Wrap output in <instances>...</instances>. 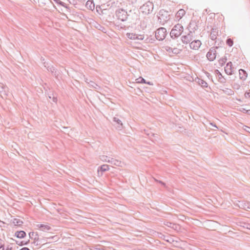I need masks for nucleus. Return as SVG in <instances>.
Listing matches in <instances>:
<instances>
[{
	"mask_svg": "<svg viewBox=\"0 0 250 250\" xmlns=\"http://www.w3.org/2000/svg\"><path fill=\"white\" fill-rule=\"evenodd\" d=\"M48 97L49 99H51V98H52L51 96H49Z\"/></svg>",
	"mask_w": 250,
	"mask_h": 250,
	"instance_id": "13d9d810",
	"label": "nucleus"
},
{
	"mask_svg": "<svg viewBox=\"0 0 250 250\" xmlns=\"http://www.w3.org/2000/svg\"><path fill=\"white\" fill-rule=\"evenodd\" d=\"M243 110H245L246 111V113L250 115V110H246L245 109H243Z\"/></svg>",
	"mask_w": 250,
	"mask_h": 250,
	"instance_id": "de8ad7c7",
	"label": "nucleus"
},
{
	"mask_svg": "<svg viewBox=\"0 0 250 250\" xmlns=\"http://www.w3.org/2000/svg\"><path fill=\"white\" fill-rule=\"evenodd\" d=\"M16 244L20 245V246H22L23 245H26L27 244V242L24 243V241H16Z\"/></svg>",
	"mask_w": 250,
	"mask_h": 250,
	"instance_id": "e433bc0d",
	"label": "nucleus"
},
{
	"mask_svg": "<svg viewBox=\"0 0 250 250\" xmlns=\"http://www.w3.org/2000/svg\"><path fill=\"white\" fill-rule=\"evenodd\" d=\"M115 14L118 20L122 21H126L127 19V12L123 9H118L115 12Z\"/></svg>",
	"mask_w": 250,
	"mask_h": 250,
	"instance_id": "39448f33",
	"label": "nucleus"
},
{
	"mask_svg": "<svg viewBox=\"0 0 250 250\" xmlns=\"http://www.w3.org/2000/svg\"><path fill=\"white\" fill-rule=\"evenodd\" d=\"M15 235L19 238H23L26 236V233L23 230L17 231L15 232Z\"/></svg>",
	"mask_w": 250,
	"mask_h": 250,
	"instance_id": "6ab92c4d",
	"label": "nucleus"
},
{
	"mask_svg": "<svg viewBox=\"0 0 250 250\" xmlns=\"http://www.w3.org/2000/svg\"><path fill=\"white\" fill-rule=\"evenodd\" d=\"M20 250H30L27 247H23V248H21V249H20Z\"/></svg>",
	"mask_w": 250,
	"mask_h": 250,
	"instance_id": "8fccbe9b",
	"label": "nucleus"
},
{
	"mask_svg": "<svg viewBox=\"0 0 250 250\" xmlns=\"http://www.w3.org/2000/svg\"><path fill=\"white\" fill-rule=\"evenodd\" d=\"M184 31L183 26L179 23L175 25L170 33V35L173 39L179 37Z\"/></svg>",
	"mask_w": 250,
	"mask_h": 250,
	"instance_id": "f257e3e1",
	"label": "nucleus"
},
{
	"mask_svg": "<svg viewBox=\"0 0 250 250\" xmlns=\"http://www.w3.org/2000/svg\"><path fill=\"white\" fill-rule=\"evenodd\" d=\"M89 3H90L89 6V9L92 10V9L94 8V4L90 1H87L86 5L87 6L89 4Z\"/></svg>",
	"mask_w": 250,
	"mask_h": 250,
	"instance_id": "473e14b6",
	"label": "nucleus"
},
{
	"mask_svg": "<svg viewBox=\"0 0 250 250\" xmlns=\"http://www.w3.org/2000/svg\"><path fill=\"white\" fill-rule=\"evenodd\" d=\"M217 72V74L218 75V81L221 83H226V79L223 78L222 74L218 70H216L215 71Z\"/></svg>",
	"mask_w": 250,
	"mask_h": 250,
	"instance_id": "412c9836",
	"label": "nucleus"
},
{
	"mask_svg": "<svg viewBox=\"0 0 250 250\" xmlns=\"http://www.w3.org/2000/svg\"><path fill=\"white\" fill-rule=\"evenodd\" d=\"M174 223L167 221L164 222V225L168 227L171 228Z\"/></svg>",
	"mask_w": 250,
	"mask_h": 250,
	"instance_id": "c9c22d12",
	"label": "nucleus"
},
{
	"mask_svg": "<svg viewBox=\"0 0 250 250\" xmlns=\"http://www.w3.org/2000/svg\"><path fill=\"white\" fill-rule=\"evenodd\" d=\"M206 57L210 62L214 61L216 57V51L214 47H211L207 53Z\"/></svg>",
	"mask_w": 250,
	"mask_h": 250,
	"instance_id": "423d86ee",
	"label": "nucleus"
},
{
	"mask_svg": "<svg viewBox=\"0 0 250 250\" xmlns=\"http://www.w3.org/2000/svg\"><path fill=\"white\" fill-rule=\"evenodd\" d=\"M52 100L54 103H57V98L56 97L53 96L52 97Z\"/></svg>",
	"mask_w": 250,
	"mask_h": 250,
	"instance_id": "49530a36",
	"label": "nucleus"
},
{
	"mask_svg": "<svg viewBox=\"0 0 250 250\" xmlns=\"http://www.w3.org/2000/svg\"><path fill=\"white\" fill-rule=\"evenodd\" d=\"M249 209H250V202H249Z\"/></svg>",
	"mask_w": 250,
	"mask_h": 250,
	"instance_id": "5fc2aeb1",
	"label": "nucleus"
},
{
	"mask_svg": "<svg viewBox=\"0 0 250 250\" xmlns=\"http://www.w3.org/2000/svg\"><path fill=\"white\" fill-rule=\"evenodd\" d=\"M13 223L15 226H20L23 224V222L21 220L17 218L14 219Z\"/></svg>",
	"mask_w": 250,
	"mask_h": 250,
	"instance_id": "a878e982",
	"label": "nucleus"
},
{
	"mask_svg": "<svg viewBox=\"0 0 250 250\" xmlns=\"http://www.w3.org/2000/svg\"><path fill=\"white\" fill-rule=\"evenodd\" d=\"M141 78L140 82L141 83H146V80L144 78Z\"/></svg>",
	"mask_w": 250,
	"mask_h": 250,
	"instance_id": "a18cd8bd",
	"label": "nucleus"
},
{
	"mask_svg": "<svg viewBox=\"0 0 250 250\" xmlns=\"http://www.w3.org/2000/svg\"><path fill=\"white\" fill-rule=\"evenodd\" d=\"M227 60V57H224L220 59L218 62H219V64L221 65V66H223V65L225 64Z\"/></svg>",
	"mask_w": 250,
	"mask_h": 250,
	"instance_id": "c85d7f7f",
	"label": "nucleus"
},
{
	"mask_svg": "<svg viewBox=\"0 0 250 250\" xmlns=\"http://www.w3.org/2000/svg\"><path fill=\"white\" fill-rule=\"evenodd\" d=\"M240 79L242 80H245L247 77V73L245 70L240 69L239 70Z\"/></svg>",
	"mask_w": 250,
	"mask_h": 250,
	"instance_id": "f3484780",
	"label": "nucleus"
},
{
	"mask_svg": "<svg viewBox=\"0 0 250 250\" xmlns=\"http://www.w3.org/2000/svg\"><path fill=\"white\" fill-rule=\"evenodd\" d=\"M244 129L247 132H249V133H250V127H249L247 126H245Z\"/></svg>",
	"mask_w": 250,
	"mask_h": 250,
	"instance_id": "ea45409f",
	"label": "nucleus"
},
{
	"mask_svg": "<svg viewBox=\"0 0 250 250\" xmlns=\"http://www.w3.org/2000/svg\"><path fill=\"white\" fill-rule=\"evenodd\" d=\"M201 42L199 40H194L189 43L190 48L193 50H197L201 46Z\"/></svg>",
	"mask_w": 250,
	"mask_h": 250,
	"instance_id": "1a4fd4ad",
	"label": "nucleus"
},
{
	"mask_svg": "<svg viewBox=\"0 0 250 250\" xmlns=\"http://www.w3.org/2000/svg\"><path fill=\"white\" fill-rule=\"evenodd\" d=\"M113 121L114 123V125L116 126L117 129L121 130L123 128L122 122L117 117H114Z\"/></svg>",
	"mask_w": 250,
	"mask_h": 250,
	"instance_id": "ddd939ff",
	"label": "nucleus"
},
{
	"mask_svg": "<svg viewBox=\"0 0 250 250\" xmlns=\"http://www.w3.org/2000/svg\"><path fill=\"white\" fill-rule=\"evenodd\" d=\"M53 0L54 1H55L57 3L60 4V5L67 8V6H66V4H65L63 2H62V1H61L60 0Z\"/></svg>",
	"mask_w": 250,
	"mask_h": 250,
	"instance_id": "c756f323",
	"label": "nucleus"
},
{
	"mask_svg": "<svg viewBox=\"0 0 250 250\" xmlns=\"http://www.w3.org/2000/svg\"><path fill=\"white\" fill-rule=\"evenodd\" d=\"M226 43L227 44V45H228L229 46L231 47L233 45V40L232 39H231L230 38H229L226 41Z\"/></svg>",
	"mask_w": 250,
	"mask_h": 250,
	"instance_id": "7c9ffc66",
	"label": "nucleus"
},
{
	"mask_svg": "<svg viewBox=\"0 0 250 250\" xmlns=\"http://www.w3.org/2000/svg\"><path fill=\"white\" fill-rule=\"evenodd\" d=\"M126 36L128 38L131 40H143L144 38L142 35H138L137 34L133 33H127L126 34Z\"/></svg>",
	"mask_w": 250,
	"mask_h": 250,
	"instance_id": "9b49d317",
	"label": "nucleus"
},
{
	"mask_svg": "<svg viewBox=\"0 0 250 250\" xmlns=\"http://www.w3.org/2000/svg\"><path fill=\"white\" fill-rule=\"evenodd\" d=\"M109 163L112 165L117 167H122V165H123V163H122L121 161L115 159L113 158H110Z\"/></svg>",
	"mask_w": 250,
	"mask_h": 250,
	"instance_id": "2eb2a0df",
	"label": "nucleus"
},
{
	"mask_svg": "<svg viewBox=\"0 0 250 250\" xmlns=\"http://www.w3.org/2000/svg\"><path fill=\"white\" fill-rule=\"evenodd\" d=\"M109 169V166L107 165H103L100 167V170L102 172H105Z\"/></svg>",
	"mask_w": 250,
	"mask_h": 250,
	"instance_id": "bb28decb",
	"label": "nucleus"
},
{
	"mask_svg": "<svg viewBox=\"0 0 250 250\" xmlns=\"http://www.w3.org/2000/svg\"><path fill=\"white\" fill-rule=\"evenodd\" d=\"M155 180L157 182H159V183L161 184L162 185H163L164 186H166V184L164 182H163L162 181H158L156 179H155Z\"/></svg>",
	"mask_w": 250,
	"mask_h": 250,
	"instance_id": "c03bdc74",
	"label": "nucleus"
},
{
	"mask_svg": "<svg viewBox=\"0 0 250 250\" xmlns=\"http://www.w3.org/2000/svg\"><path fill=\"white\" fill-rule=\"evenodd\" d=\"M221 90L224 93L228 95H232L234 94V91L231 89L225 88V89Z\"/></svg>",
	"mask_w": 250,
	"mask_h": 250,
	"instance_id": "4be33fe9",
	"label": "nucleus"
},
{
	"mask_svg": "<svg viewBox=\"0 0 250 250\" xmlns=\"http://www.w3.org/2000/svg\"><path fill=\"white\" fill-rule=\"evenodd\" d=\"M145 132H146V134L148 136H149V137H150V138H151V137H155V138L156 137H157V134H154V133H151V132L149 133V132H148V130H147V131H146V130H145Z\"/></svg>",
	"mask_w": 250,
	"mask_h": 250,
	"instance_id": "2f4dec72",
	"label": "nucleus"
},
{
	"mask_svg": "<svg viewBox=\"0 0 250 250\" xmlns=\"http://www.w3.org/2000/svg\"><path fill=\"white\" fill-rule=\"evenodd\" d=\"M155 37L157 40L163 41L167 35V30L164 27H160L155 31Z\"/></svg>",
	"mask_w": 250,
	"mask_h": 250,
	"instance_id": "20e7f679",
	"label": "nucleus"
},
{
	"mask_svg": "<svg viewBox=\"0 0 250 250\" xmlns=\"http://www.w3.org/2000/svg\"><path fill=\"white\" fill-rule=\"evenodd\" d=\"M238 206L240 208L247 210L249 209V202H239Z\"/></svg>",
	"mask_w": 250,
	"mask_h": 250,
	"instance_id": "a211bd4d",
	"label": "nucleus"
},
{
	"mask_svg": "<svg viewBox=\"0 0 250 250\" xmlns=\"http://www.w3.org/2000/svg\"><path fill=\"white\" fill-rule=\"evenodd\" d=\"M100 159L103 162H107L109 163L110 158L107 157V156L102 155L100 156Z\"/></svg>",
	"mask_w": 250,
	"mask_h": 250,
	"instance_id": "cd10ccee",
	"label": "nucleus"
},
{
	"mask_svg": "<svg viewBox=\"0 0 250 250\" xmlns=\"http://www.w3.org/2000/svg\"><path fill=\"white\" fill-rule=\"evenodd\" d=\"M164 239L166 241L169 242L170 243H178L179 242L177 240H174L173 238L168 237V236H167V237L165 236Z\"/></svg>",
	"mask_w": 250,
	"mask_h": 250,
	"instance_id": "5701e85b",
	"label": "nucleus"
},
{
	"mask_svg": "<svg viewBox=\"0 0 250 250\" xmlns=\"http://www.w3.org/2000/svg\"><path fill=\"white\" fill-rule=\"evenodd\" d=\"M36 227L37 229L45 232H48L52 230L51 227L47 224H38L36 225Z\"/></svg>",
	"mask_w": 250,
	"mask_h": 250,
	"instance_id": "0eeeda50",
	"label": "nucleus"
},
{
	"mask_svg": "<svg viewBox=\"0 0 250 250\" xmlns=\"http://www.w3.org/2000/svg\"><path fill=\"white\" fill-rule=\"evenodd\" d=\"M246 97H250V91L246 92L245 94Z\"/></svg>",
	"mask_w": 250,
	"mask_h": 250,
	"instance_id": "37998d69",
	"label": "nucleus"
},
{
	"mask_svg": "<svg viewBox=\"0 0 250 250\" xmlns=\"http://www.w3.org/2000/svg\"><path fill=\"white\" fill-rule=\"evenodd\" d=\"M47 239H53L55 241H57L59 239V237L57 235L51 236L47 238Z\"/></svg>",
	"mask_w": 250,
	"mask_h": 250,
	"instance_id": "72a5a7b5",
	"label": "nucleus"
},
{
	"mask_svg": "<svg viewBox=\"0 0 250 250\" xmlns=\"http://www.w3.org/2000/svg\"><path fill=\"white\" fill-rule=\"evenodd\" d=\"M8 88L3 83H0V94L2 97L3 96H6L8 95Z\"/></svg>",
	"mask_w": 250,
	"mask_h": 250,
	"instance_id": "9d476101",
	"label": "nucleus"
},
{
	"mask_svg": "<svg viewBox=\"0 0 250 250\" xmlns=\"http://www.w3.org/2000/svg\"><path fill=\"white\" fill-rule=\"evenodd\" d=\"M232 63L231 62H229L227 63L226 67H225V71L226 74L228 75H231L233 74V69H232Z\"/></svg>",
	"mask_w": 250,
	"mask_h": 250,
	"instance_id": "f8f14e48",
	"label": "nucleus"
},
{
	"mask_svg": "<svg viewBox=\"0 0 250 250\" xmlns=\"http://www.w3.org/2000/svg\"><path fill=\"white\" fill-rule=\"evenodd\" d=\"M5 250H12V248L8 246Z\"/></svg>",
	"mask_w": 250,
	"mask_h": 250,
	"instance_id": "3c124183",
	"label": "nucleus"
},
{
	"mask_svg": "<svg viewBox=\"0 0 250 250\" xmlns=\"http://www.w3.org/2000/svg\"><path fill=\"white\" fill-rule=\"evenodd\" d=\"M172 52L174 54H177L179 53L178 50L176 48H173V49L172 50Z\"/></svg>",
	"mask_w": 250,
	"mask_h": 250,
	"instance_id": "a19ab883",
	"label": "nucleus"
},
{
	"mask_svg": "<svg viewBox=\"0 0 250 250\" xmlns=\"http://www.w3.org/2000/svg\"><path fill=\"white\" fill-rule=\"evenodd\" d=\"M34 232H30L29 233V237L30 238H32V237L34 235Z\"/></svg>",
	"mask_w": 250,
	"mask_h": 250,
	"instance_id": "09e8293b",
	"label": "nucleus"
},
{
	"mask_svg": "<svg viewBox=\"0 0 250 250\" xmlns=\"http://www.w3.org/2000/svg\"><path fill=\"white\" fill-rule=\"evenodd\" d=\"M95 85L97 86V85L95 83H94L93 82H91L90 86H91L92 87H93L94 88H96Z\"/></svg>",
	"mask_w": 250,
	"mask_h": 250,
	"instance_id": "79ce46f5",
	"label": "nucleus"
},
{
	"mask_svg": "<svg viewBox=\"0 0 250 250\" xmlns=\"http://www.w3.org/2000/svg\"><path fill=\"white\" fill-rule=\"evenodd\" d=\"M179 228V226L176 224H173V225H172V226L171 228L174 229V230H177Z\"/></svg>",
	"mask_w": 250,
	"mask_h": 250,
	"instance_id": "4c0bfd02",
	"label": "nucleus"
},
{
	"mask_svg": "<svg viewBox=\"0 0 250 250\" xmlns=\"http://www.w3.org/2000/svg\"><path fill=\"white\" fill-rule=\"evenodd\" d=\"M198 21H197L196 20H191L187 29L188 30H192L193 31H196L198 29Z\"/></svg>",
	"mask_w": 250,
	"mask_h": 250,
	"instance_id": "6e6552de",
	"label": "nucleus"
},
{
	"mask_svg": "<svg viewBox=\"0 0 250 250\" xmlns=\"http://www.w3.org/2000/svg\"><path fill=\"white\" fill-rule=\"evenodd\" d=\"M153 3L149 1H147L140 8L142 13L145 15H147L150 14L153 10Z\"/></svg>",
	"mask_w": 250,
	"mask_h": 250,
	"instance_id": "7ed1b4c3",
	"label": "nucleus"
},
{
	"mask_svg": "<svg viewBox=\"0 0 250 250\" xmlns=\"http://www.w3.org/2000/svg\"><path fill=\"white\" fill-rule=\"evenodd\" d=\"M185 14V11L184 9H180L176 13V16L180 19L182 18Z\"/></svg>",
	"mask_w": 250,
	"mask_h": 250,
	"instance_id": "b1692460",
	"label": "nucleus"
},
{
	"mask_svg": "<svg viewBox=\"0 0 250 250\" xmlns=\"http://www.w3.org/2000/svg\"><path fill=\"white\" fill-rule=\"evenodd\" d=\"M197 83L203 88H206L208 86L207 83L202 79H198Z\"/></svg>",
	"mask_w": 250,
	"mask_h": 250,
	"instance_id": "aec40b11",
	"label": "nucleus"
},
{
	"mask_svg": "<svg viewBox=\"0 0 250 250\" xmlns=\"http://www.w3.org/2000/svg\"><path fill=\"white\" fill-rule=\"evenodd\" d=\"M1 249H2V250H5L4 248V245L3 246V247Z\"/></svg>",
	"mask_w": 250,
	"mask_h": 250,
	"instance_id": "4d7b16f0",
	"label": "nucleus"
},
{
	"mask_svg": "<svg viewBox=\"0 0 250 250\" xmlns=\"http://www.w3.org/2000/svg\"><path fill=\"white\" fill-rule=\"evenodd\" d=\"M169 15L168 11L164 9L159 11L158 16V21L162 25H164L169 19Z\"/></svg>",
	"mask_w": 250,
	"mask_h": 250,
	"instance_id": "f03ea898",
	"label": "nucleus"
},
{
	"mask_svg": "<svg viewBox=\"0 0 250 250\" xmlns=\"http://www.w3.org/2000/svg\"><path fill=\"white\" fill-rule=\"evenodd\" d=\"M3 245H1L0 246V249H1L3 247Z\"/></svg>",
	"mask_w": 250,
	"mask_h": 250,
	"instance_id": "6e6d98bb",
	"label": "nucleus"
},
{
	"mask_svg": "<svg viewBox=\"0 0 250 250\" xmlns=\"http://www.w3.org/2000/svg\"><path fill=\"white\" fill-rule=\"evenodd\" d=\"M147 83L150 84V82H148V83Z\"/></svg>",
	"mask_w": 250,
	"mask_h": 250,
	"instance_id": "bf43d9fd",
	"label": "nucleus"
},
{
	"mask_svg": "<svg viewBox=\"0 0 250 250\" xmlns=\"http://www.w3.org/2000/svg\"><path fill=\"white\" fill-rule=\"evenodd\" d=\"M181 40L183 43L188 44L190 43V42L193 40V39L191 37V36H189L186 34L181 36Z\"/></svg>",
	"mask_w": 250,
	"mask_h": 250,
	"instance_id": "4468645a",
	"label": "nucleus"
},
{
	"mask_svg": "<svg viewBox=\"0 0 250 250\" xmlns=\"http://www.w3.org/2000/svg\"><path fill=\"white\" fill-rule=\"evenodd\" d=\"M173 49V48H172V47H170V46H166V50L167 51H168L169 52H172V50Z\"/></svg>",
	"mask_w": 250,
	"mask_h": 250,
	"instance_id": "58836bf2",
	"label": "nucleus"
},
{
	"mask_svg": "<svg viewBox=\"0 0 250 250\" xmlns=\"http://www.w3.org/2000/svg\"><path fill=\"white\" fill-rule=\"evenodd\" d=\"M45 62H44V66L47 68V69L48 71L51 72L53 74L56 75V70L54 67L53 66H48L46 67V66L45 65Z\"/></svg>",
	"mask_w": 250,
	"mask_h": 250,
	"instance_id": "393cba45",
	"label": "nucleus"
},
{
	"mask_svg": "<svg viewBox=\"0 0 250 250\" xmlns=\"http://www.w3.org/2000/svg\"><path fill=\"white\" fill-rule=\"evenodd\" d=\"M243 109L244 108H242V109L240 111H242V112L244 113H246V111L245 110H243Z\"/></svg>",
	"mask_w": 250,
	"mask_h": 250,
	"instance_id": "864d4df0",
	"label": "nucleus"
},
{
	"mask_svg": "<svg viewBox=\"0 0 250 250\" xmlns=\"http://www.w3.org/2000/svg\"><path fill=\"white\" fill-rule=\"evenodd\" d=\"M73 1H74V0H72Z\"/></svg>",
	"mask_w": 250,
	"mask_h": 250,
	"instance_id": "052dcab7",
	"label": "nucleus"
},
{
	"mask_svg": "<svg viewBox=\"0 0 250 250\" xmlns=\"http://www.w3.org/2000/svg\"><path fill=\"white\" fill-rule=\"evenodd\" d=\"M218 32V30L217 28H212L210 34V38L211 40L214 41L217 39Z\"/></svg>",
	"mask_w": 250,
	"mask_h": 250,
	"instance_id": "dca6fc26",
	"label": "nucleus"
},
{
	"mask_svg": "<svg viewBox=\"0 0 250 250\" xmlns=\"http://www.w3.org/2000/svg\"><path fill=\"white\" fill-rule=\"evenodd\" d=\"M188 32L187 33V35L190 36L193 39V34L195 33V31H193L192 30H188Z\"/></svg>",
	"mask_w": 250,
	"mask_h": 250,
	"instance_id": "f704fd0d",
	"label": "nucleus"
},
{
	"mask_svg": "<svg viewBox=\"0 0 250 250\" xmlns=\"http://www.w3.org/2000/svg\"><path fill=\"white\" fill-rule=\"evenodd\" d=\"M211 125L212 126H214L215 127H216V128H217V126H216L215 125H213L212 123H211Z\"/></svg>",
	"mask_w": 250,
	"mask_h": 250,
	"instance_id": "603ef678",
	"label": "nucleus"
}]
</instances>
